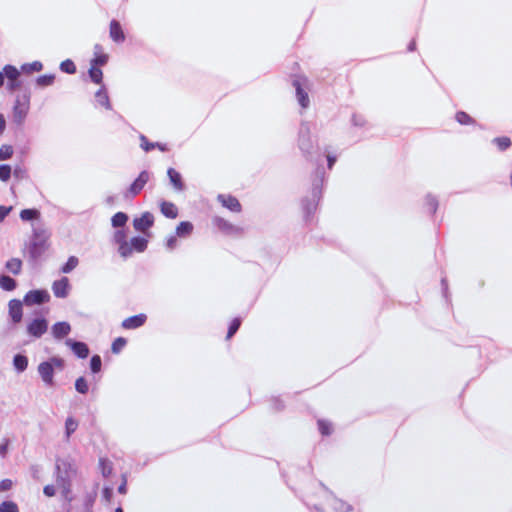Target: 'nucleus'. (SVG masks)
Returning <instances> with one entry per match:
<instances>
[{
    "mask_svg": "<svg viewBox=\"0 0 512 512\" xmlns=\"http://www.w3.org/2000/svg\"><path fill=\"white\" fill-rule=\"evenodd\" d=\"M325 172L322 167H317L315 173V179L312 184L311 198H304L302 200V208L304 212V218L306 222L311 220L314 212L317 209L318 202L322 195V185L324 182Z\"/></svg>",
    "mask_w": 512,
    "mask_h": 512,
    "instance_id": "obj_1",
    "label": "nucleus"
},
{
    "mask_svg": "<svg viewBox=\"0 0 512 512\" xmlns=\"http://www.w3.org/2000/svg\"><path fill=\"white\" fill-rule=\"evenodd\" d=\"M313 125L310 122L302 121L298 131L297 145L307 160H312L317 141L312 137Z\"/></svg>",
    "mask_w": 512,
    "mask_h": 512,
    "instance_id": "obj_2",
    "label": "nucleus"
},
{
    "mask_svg": "<svg viewBox=\"0 0 512 512\" xmlns=\"http://www.w3.org/2000/svg\"><path fill=\"white\" fill-rule=\"evenodd\" d=\"M34 259L49 247L50 231L39 221L40 212L34 208Z\"/></svg>",
    "mask_w": 512,
    "mask_h": 512,
    "instance_id": "obj_3",
    "label": "nucleus"
},
{
    "mask_svg": "<svg viewBox=\"0 0 512 512\" xmlns=\"http://www.w3.org/2000/svg\"><path fill=\"white\" fill-rule=\"evenodd\" d=\"M64 367V361L59 357H52L47 361H44L38 366V373L47 386L54 385V372L55 370H62Z\"/></svg>",
    "mask_w": 512,
    "mask_h": 512,
    "instance_id": "obj_4",
    "label": "nucleus"
},
{
    "mask_svg": "<svg viewBox=\"0 0 512 512\" xmlns=\"http://www.w3.org/2000/svg\"><path fill=\"white\" fill-rule=\"evenodd\" d=\"M71 464L66 460L58 459L56 462V484L62 490L65 498L70 493V471Z\"/></svg>",
    "mask_w": 512,
    "mask_h": 512,
    "instance_id": "obj_5",
    "label": "nucleus"
},
{
    "mask_svg": "<svg viewBox=\"0 0 512 512\" xmlns=\"http://www.w3.org/2000/svg\"><path fill=\"white\" fill-rule=\"evenodd\" d=\"M30 108V97L27 94H23L22 96H17L15 101V105L13 108V118L14 122L17 124H21Z\"/></svg>",
    "mask_w": 512,
    "mask_h": 512,
    "instance_id": "obj_6",
    "label": "nucleus"
},
{
    "mask_svg": "<svg viewBox=\"0 0 512 512\" xmlns=\"http://www.w3.org/2000/svg\"><path fill=\"white\" fill-rule=\"evenodd\" d=\"M113 241L118 245V252L122 258L127 259L131 256V249L127 240V232L125 228H120L114 232Z\"/></svg>",
    "mask_w": 512,
    "mask_h": 512,
    "instance_id": "obj_7",
    "label": "nucleus"
},
{
    "mask_svg": "<svg viewBox=\"0 0 512 512\" xmlns=\"http://www.w3.org/2000/svg\"><path fill=\"white\" fill-rule=\"evenodd\" d=\"M154 224V216L150 212H144L140 217L133 220L136 231L145 233Z\"/></svg>",
    "mask_w": 512,
    "mask_h": 512,
    "instance_id": "obj_8",
    "label": "nucleus"
},
{
    "mask_svg": "<svg viewBox=\"0 0 512 512\" xmlns=\"http://www.w3.org/2000/svg\"><path fill=\"white\" fill-rule=\"evenodd\" d=\"M149 179L150 173L146 170L142 171L128 188V194H130L132 197L139 194L141 190L144 188V186L147 184Z\"/></svg>",
    "mask_w": 512,
    "mask_h": 512,
    "instance_id": "obj_9",
    "label": "nucleus"
},
{
    "mask_svg": "<svg viewBox=\"0 0 512 512\" xmlns=\"http://www.w3.org/2000/svg\"><path fill=\"white\" fill-rule=\"evenodd\" d=\"M217 200L228 210L235 213L241 212L242 206L236 197L232 195L219 194L217 196Z\"/></svg>",
    "mask_w": 512,
    "mask_h": 512,
    "instance_id": "obj_10",
    "label": "nucleus"
},
{
    "mask_svg": "<svg viewBox=\"0 0 512 512\" xmlns=\"http://www.w3.org/2000/svg\"><path fill=\"white\" fill-rule=\"evenodd\" d=\"M65 344L70 347L73 353L79 358H86L89 355V348L86 343L76 341L71 338L67 339Z\"/></svg>",
    "mask_w": 512,
    "mask_h": 512,
    "instance_id": "obj_11",
    "label": "nucleus"
},
{
    "mask_svg": "<svg viewBox=\"0 0 512 512\" xmlns=\"http://www.w3.org/2000/svg\"><path fill=\"white\" fill-rule=\"evenodd\" d=\"M52 290L57 298H66L69 294L70 283L67 277L56 280L52 285Z\"/></svg>",
    "mask_w": 512,
    "mask_h": 512,
    "instance_id": "obj_12",
    "label": "nucleus"
},
{
    "mask_svg": "<svg viewBox=\"0 0 512 512\" xmlns=\"http://www.w3.org/2000/svg\"><path fill=\"white\" fill-rule=\"evenodd\" d=\"M293 86L296 90V98L303 109H307L310 104V99L308 93L303 89L301 81L299 79L293 80Z\"/></svg>",
    "mask_w": 512,
    "mask_h": 512,
    "instance_id": "obj_13",
    "label": "nucleus"
},
{
    "mask_svg": "<svg viewBox=\"0 0 512 512\" xmlns=\"http://www.w3.org/2000/svg\"><path fill=\"white\" fill-rule=\"evenodd\" d=\"M147 316L143 313L128 317L123 320L121 326L124 329L132 330L137 329L145 324Z\"/></svg>",
    "mask_w": 512,
    "mask_h": 512,
    "instance_id": "obj_14",
    "label": "nucleus"
},
{
    "mask_svg": "<svg viewBox=\"0 0 512 512\" xmlns=\"http://www.w3.org/2000/svg\"><path fill=\"white\" fill-rule=\"evenodd\" d=\"M95 107H103L107 110L112 109V105L110 102V98L107 92V89L104 85H102L95 93Z\"/></svg>",
    "mask_w": 512,
    "mask_h": 512,
    "instance_id": "obj_15",
    "label": "nucleus"
},
{
    "mask_svg": "<svg viewBox=\"0 0 512 512\" xmlns=\"http://www.w3.org/2000/svg\"><path fill=\"white\" fill-rule=\"evenodd\" d=\"M109 36L116 43L125 41V34L119 21L113 19L110 22Z\"/></svg>",
    "mask_w": 512,
    "mask_h": 512,
    "instance_id": "obj_16",
    "label": "nucleus"
},
{
    "mask_svg": "<svg viewBox=\"0 0 512 512\" xmlns=\"http://www.w3.org/2000/svg\"><path fill=\"white\" fill-rule=\"evenodd\" d=\"M70 332L71 325L66 321L57 322L51 328V333L57 340L66 337Z\"/></svg>",
    "mask_w": 512,
    "mask_h": 512,
    "instance_id": "obj_17",
    "label": "nucleus"
},
{
    "mask_svg": "<svg viewBox=\"0 0 512 512\" xmlns=\"http://www.w3.org/2000/svg\"><path fill=\"white\" fill-rule=\"evenodd\" d=\"M23 309L22 302L17 299H13L9 302V316L13 323H19L22 320Z\"/></svg>",
    "mask_w": 512,
    "mask_h": 512,
    "instance_id": "obj_18",
    "label": "nucleus"
},
{
    "mask_svg": "<svg viewBox=\"0 0 512 512\" xmlns=\"http://www.w3.org/2000/svg\"><path fill=\"white\" fill-rule=\"evenodd\" d=\"M128 242L131 249V255L133 254V252H144L148 246V240L141 236H135Z\"/></svg>",
    "mask_w": 512,
    "mask_h": 512,
    "instance_id": "obj_19",
    "label": "nucleus"
},
{
    "mask_svg": "<svg viewBox=\"0 0 512 512\" xmlns=\"http://www.w3.org/2000/svg\"><path fill=\"white\" fill-rule=\"evenodd\" d=\"M167 175L169 177L170 183L173 185L176 191H183L185 189L182 176L178 171H176L174 168H169L167 170Z\"/></svg>",
    "mask_w": 512,
    "mask_h": 512,
    "instance_id": "obj_20",
    "label": "nucleus"
},
{
    "mask_svg": "<svg viewBox=\"0 0 512 512\" xmlns=\"http://www.w3.org/2000/svg\"><path fill=\"white\" fill-rule=\"evenodd\" d=\"M161 213L170 219H175L178 216V209L172 202L162 201L160 204Z\"/></svg>",
    "mask_w": 512,
    "mask_h": 512,
    "instance_id": "obj_21",
    "label": "nucleus"
},
{
    "mask_svg": "<svg viewBox=\"0 0 512 512\" xmlns=\"http://www.w3.org/2000/svg\"><path fill=\"white\" fill-rule=\"evenodd\" d=\"M95 50V57L91 60L90 65H94L96 67L104 66L108 62V55L101 53L102 46L99 44H96L94 47Z\"/></svg>",
    "mask_w": 512,
    "mask_h": 512,
    "instance_id": "obj_22",
    "label": "nucleus"
},
{
    "mask_svg": "<svg viewBox=\"0 0 512 512\" xmlns=\"http://www.w3.org/2000/svg\"><path fill=\"white\" fill-rule=\"evenodd\" d=\"M213 223L219 230L225 233H233L234 231L237 230V228L233 224H231L222 217H215L213 219Z\"/></svg>",
    "mask_w": 512,
    "mask_h": 512,
    "instance_id": "obj_23",
    "label": "nucleus"
},
{
    "mask_svg": "<svg viewBox=\"0 0 512 512\" xmlns=\"http://www.w3.org/2000/svg\"><path fill=\"white\" fill-rule=\"evenodd\" d=\"M194 226L189 221H182L176 227V236L180 238L188 237L193 232Z\"/></svg>",
    "mask_w": 512,
    "mask_h": 512,
    "instance_id": "obj_24",
    "label": "nucleus"
},
{
    "mask_svg": "<svg viewBox=\"0 0 512 512\" xmlns=\"http://www.w3.org/2000/svg\"><path fill=\"white\" fill-rule=\"evenodd\" d=\"M48 329V321L44 318L34 317V338L41 337Z\"/></svg>",
    "mask_w": 512,
    "mask_h": 512,
    "instance_id": "obj_25",
    "label": "nucleus"
},
{
    "mask_svg": "<svg viewBox=\"0 0 512 512\" xmlns=\"http://www.w3.org/2000/svg\"><path fill=\"white\" fill-rule=\"evenodd\" d=\"M140 140H141V148L144 151H146V152H149V151H151L152 149H154L156 147L158 149H160L161 151H166L167 150L165 144H162V143H159V142L151 143V142L148 141V139L144 135L140 136Z\"/></svg>",
    "mask_w": 512,
    "mask_h": 512,
    "instance_id": "obj_26",
    "label": "nucleus"
},
{
    "mask_svg": "<svg viewBox=\"0 0 512 512\" xmlns=\"http://www.w3.org/2000/svg\"><path fill=\"white\" fill-rule=\"evenodd\" d=\"M128 221V215L124 212H117L111 218V224L114 228H124Z\"/></svg>",
    "mask_w": 512,
    "mask_h": 512,
    "instance_id": "obj_27",
    "label": "nucleus"
},
{
    "mask_svg": "<svg viewBox=\"0 0 512 512\" xmlns=\"http://www.w3.org/2000/svg\"><path fill=\"white\" fill-rule=\"evenodd\" d=\"M13 366L17 372H23L28 366V358L22 354H16L13 358Z\"/></svg>",
    "mask_w": 512,
    "mask_h": 512,
    "instance_id": "obj_28",
    "label": "nucleus"
},
{
    "mask_svg": "<svg viewBox=\"0 0 512 512\" xmlns=\"http://www.w3.org/2000/svg\"><path fill=\"white\" fill-rule=\"evenodd\" d=\"M88 75L93 83L103 85V72L99 67L91 65L88 70Z\"/></svg>",
    "mask_w": 512,
    "mask_h": 512,
    "instance_id": "obj_29",
    "label": "nucleus"
},
{
    "mask_svg": "<svg viewBox=\"0 0 512 512\" xmlns=\"http://www.w3.org/2000/svg\"><path fill=\"white\" fill-rule=\"evenodd\" d=\"M4 74L8 81H14L21 77V71L15 66L9 64L4 66Z\"/></svg>",
    "mask_w": 512,
    "mask_h": 512,
    "instance_id": "obj_30",
    "label": "nucleus"
},
{
    "mask_svg": "<svg viewBox=\"0 0 512 512\" xmlns=\"http://www.w3.org/2000/svg\"><path fill=\"white\" fill-rule=\"evenodd\" d=\"M0 287L5 291H12L16 288V281L10 276L1 275Z\"/></svg>",
    "mask_w": 512,
    "mask_h": 512,
    "instance_id": "obj_31",
    "label": "nucleus"
},
{
    "mask_svg": "<svg viewBox=\"0 0 512 512\" xmlns=\"http://www.w3.org/2000/svg\"><path fill=\"white\" fill-rule=\"evenodd\" d=\"M438 208V200L435 196L427 194L425 197V209L430 213L434 214Z\"/></svg>",
    "mask_w": 512,
    "mask_h": 512,
    "instance_id": "obj_32",
    "label": "nucleus"
},
{
    "mask_svg": "<svg viewBox=\"0 0 512 512\" xmlns=\"http://www.w3.org/2000/svg\"><path fill=\"white\" fill-rule=\"evenodd\" d=\"M78 428V421L73 417H68L65 421V436L66 439H69L70 436L76 431Z\"/></svg>",
    "mask_w": 512,
    "mask_h": 512,
    "instance_id": "obj_33",
    "label": "nucleus"
},
{
    "mask_svg": "<svg viewBox=\"0 0 512 512\" xmlns=\"http://www.w3.org/2000/svg\"><path fill=\"white\" fill-rule=\"evenodd\" d=\"M332 508L335 512H349L352 510L351 505L347 504L346 502L333 498L332 499Z\"/></svg>",
    "mask_w": 512,
    "mask_h": 512,
    "instance_id": "obj_34",
    "label": "nucleus"
},
{
    "mask_svg": "<svg viewBox=\"0 0 512 512\" xmlns=\"http://www.w3.org/2000/svg\"><path fill=\"white\" fill-rule=\"evenodd\" d=\"M79 264V260L76 256H70L66 263L61 267V272L68 274L72 272Z\"/></svg>",
    "mask_w": 512,
    "mask_h": 512,
    "instance_id": "obj_35",
    "label": "nucleus"
},
{
    "mask_svg": "<svg viewBox=\"0 0 512 512\" xmlns=\"http://www.w3.org/2000/svg\"><path fill=\"white\" fill-rule=\"evenodd\" d=\"M54 80H55L54 74H46V75L39 76L35 80V83L38 87L44 88L47 86H51L54 83Z\"/></svg>",
    "mask_w": 512,
    "mask_h": 512,
    "instance_id": "obj_36",
    "label": "nucleus"
},
{
    "mask_svg": "<svg viewBox=\"0 0 512 512\" xmlns=\"http://www.w3.org/2000/svg\"><path fill=\"white\" fill-rule=\"evenodd\" d=\"M500 151H505L510 148L512 142L509 137H496L492 140Z\"/></svg>",
    "mask_w": 512,
    "mask_h": 512,
    "instance_id": "obj_37",
    "label": "nucleus"
},
{
    "mask_svg": "<svg viewBox=\"0 0 512 512\" xmlns=\"http://www.w3.org/2000/svg\"><path fill=\"white\" fill-rule=\"evenodd\" d=\"M50 295L46 290H34V305H41L48 302Z\"/></svg>",
    "mask_w": 512,
    "mask_h": 512,
    "instance_id": "obj_38",
    "label": "nucleus"
},
{
    "mask_svg": "<svg viewBox=\"0 0 512 512\" xmlns=\"http://www.w3.org/2000/svg\"><path fill=\"white\" fill-rule=\"evenodd\" d=\"M60 70L67 74H75L76 73V65L70 59H66L60 63Z\"/></svg>",
    "mask_w": 512,
    "mask_h": 512,
    "instance_id": "obj_39",
    "label": "nucleus"
},
{
    "mask_svg": "<svg viewBox=\"0 0 512 512\" xmlns=\"http://www.w3.org/2000/svg\"><path fill=\"white\" fill-rule=\"evenodd\" d=\"M21 261L19 259L13 258L7 261L6 268L13 274H18L21 270Z\"/></svg>",
    "mask_w": 512,
    "mask_h": 512,
    "instance_id": "obj_40",
    "label": "nucleus"
},
{
    "mask_svg": "<svg viewBox=\"0 0 512 512\" xmlns=\"http://www.w3.org/2000/svg\"><path fill=\"white\" fill-rule=\"evenodd\" d=\"M456 120L461 125H469L474 123L473 118L463 111H459L456 113Z\"/></svg>",
    "mask_w": 512,
    "mask_h": 512,
    "instance_id": "obj_41",
    "label": "nucleus"
},
{
    "mask_svg": "<svg viewBox=\"0 0 512 512\" xmlns=\"http://www.w3.org/2000/svg\"><path fill=\"white\" fill-rule=\"evenodd\" d=\"M75 389L80 394H86L88 392V383L84 377H79L75 381Z\"/></svg>",
    "mask_w": 512,
    "mask_h": 512,
    "instance_id": "obj_42",
    "label": "nucleus"
},
{
    "mask_svg": "<svg viewBox=\"0 0 512 512\" xmlns=\"http://www.w3.org/2000/svg\"><path fill=\"white\" fill-rule=\"evenodd\" d=\"M127 341L123 337L116 338L111 346V350L113 353L117 354L119 353L126 345Z\"/></svg>",
    "mask_w": 512,
    "mask_h": 512,
    "instance_id": "obj_43",
    "label": "nucleus"
},
{
    "mask_svg": "<svg viewBox=\"0 0 512 512\" xmlns=\"http://www.w3.org/2000/svg\"><path fill=\"white\" fill-rule=\"evenodd\" d=\"M102 361L99 355H94L90 359V369L93 373H98L101 370Z\"/></svg>",
    "mask_w": 512,
    "mask_h": 512,
    "instance_id": "obj_44",
    "label": "nucleus"
},
{
    "mask_svg": "<svg viewBox=\"0 0 512 512\" xmlns=\"http://www.w3.org/2000/svg\"><path fill=\"white\" fill-rule=\"evenodd\" d=\"M318 428L322 435L328 436L332 432L331 423L325 420H318Z\"/></svg>",
    "mask_w": 512,
    "mask_h": 512,
    "instance_id": "obj_45",
    "label": "nucleus"
},
{
    "mask_svg": "<svg viewBox=\"0 0 512 512\" xmlns=\"http://www.w3.org/2000/svg\"><path fill=\"white\" fill-rule=\"evenodd\" d=\"M241 325V319L240 318H234L232 322L229 325L228 332H227V339H230L239 329Z\"/></svg>",
    "mask_w": 512,
    "mask_h": 512,
    "instance_id": "obj_46",
    "label": "nucleus"
},
{
    "mask_svg": "<svg viewBox=\"0 0 512 512\" xmlns=\"http://www.w3.org/2000/svg\"><path fill=\"white\" fill-rule=\"evenodd\" d=\"M0 512H18V506L12 501H4L0 504Z\"/></svg>",
    "mask_w": 512,
    "mask_h": 512,
    "instance_id": "obj_47",
    "label": "nucleus"
},
{
    "mask_svg": "<svg viewBox=\"0 0 512 512\" xmlns=\"http://www.w3.org/2000/svg\"><path fill=\"white\" fill-rule=\"evenodd\" d=\"M11 176V167L6 164L0 165V180L7 181Z\"/></svg>",
    "mask_w": 512,
    "mask_h": 512,
    "instance_id": "obj_48",
    "label": "nucleus"
},
{
    "mask_svg": "<svg viewBox=\"0 0 512 512\" xmlns=\"http://www.w3.org/2000/svg\"><path fill=\"white\" fill-rule=\"evenodd\" d=\"M23 86V80L21 77H19V79L17 80H14V81H8L7 82V89L10 91V92H15L17 91L18 89H20L21 87Z\"/></svg>",
    "mask_w": 512,
    "mask_h": 512,
    "instance_id": "obj_49",
    "label": "nucleus"
},
{
    "mask_svg": "<svg viewBox=\"0 0 512 512\" xmlns=\"http://www.w3.org/2000/svg\"><path fill=\"white\" fill-rule=\"evenodd\" d=\"M13 154V150L11 146L3 145L0 148V160H7L9 159Z\"/></svg>",
    "mask_w": 512,
    "mask_h": 512,
    "instance_id": "obj_50",
    "label": "nucleus"
},
{
    "mask_svg": "<svg viewBox=\"0 0 512 512\" xmlns=\"http://www.w3.org/2000/svg\"><path fill=\"white\" fill-rule=\"evenodd\" d=\"M365 119L363 116L358 114H353L352 123L354 126L363 127L365 125Z\"/></svg>",
    "mask_w": 512,
    "mask_h": 512,
    "instance_id": "obj_51",
    "label": "nucleus"
},
{
    "mask_svg": "<svg viewBox=\"0 0 512 512\" xmlns=\"http://www.w3.org/2000/svg\"><path fill=\"white\" fill-rule=\"evenodd\" d=\"M12 481L10 479H3L0 481V492L9 491L12 488Z\"/></svg>",
    "mask_w": 512,
    "mask_h": 512,
    "instance_id": "obj_52",
    "label": "nucleus"
},
{
    "mask_svg": "<svg viewBox=\"0 0 512 512\" xmlns=\"http://www.w3.org/2000/svg\"><path fill=\"white\" fill-rule=\"evenodd\" d=\"M177 237L176 235H171L167 238L166 246L168 249L173 250L177 246Z\"/></svg>",
    "mask_w": 512,
    "mask_h": 512,
    "instance_id": "obj_53",
    "label": "nucleus"
},
{
    "mask_svg": "<svg viewBox=\"0 0 512 512\" xmlns=\"http://www.w3.org/2000/svg\"><path fill=\"white\" fill-rule=\"evenodd\" d=\"M20 217L24 221H32V208L22 210Z\"/></svg>",
    "mask_w": 512,
    "mask_h": 512,
    "instance_id": "obj_54",
    "label": "nucleus"
},
{
    "mask_svg": "<svg viewBox=\"0 0 512 512\" xmlns=\"http://www.w3.org/2000/svg\"><path fill=\"white\" fill-rule=\"evenodd\" d=\"M43 492L47 497H52L56 493V488L54 485H46L43 489Z\"/></svg>",
    "mask_w": 512,
    "mask_h": 512,
    "instance_id": "obj_55",
    "label": "nucleus"
},
{
    "mask_svg": "<svg viewBox=\"0 0 512 512\" xmlns=\"http://www.w3.org/2000/svg\"><path fill=\"white\" fill-rule=\"evenodd\" d=\"M11 209V207L0 206V222H2L5 219V217L9 214Z\"/></svg>",
    "mask_w": 512,
    "mask_h": 512,
    "instance_id": "obj_56",
    "label": "nucleus"
},
{
    "mask_svg": "<svg viewBox=\"0 0 512 512\" xmlns=\"http://www.w3.org/2000/svg\"><path fill=\"white\" fill-rule=\"evenodd\" d=\"M24 303L27 306H32V290H29L24 297Z\"/></svg>",
    "mask_w": 512,
    "mask_h": 512,
    "instance_id": "obj_57",
    "label": "nucleus"
},
{
    "mask_svg": "<svg viewBox=\"0 0 512 512\" xmlns=\"http://www.w3.org/2000/svg\"><path fill=\"white\" fill-rule=\"evenodd\" d=\"M335 162H336V156L328 154L327 155V165H328L329 169L333 168Z\"/></svg>",
    "mask_w": 512,
    "mask_h": 512,
    "instance_id": "obj_58",
    "label": "nucleus"
},
{
    "mask_svg": "<svg viewBox=\"0 0 512 512\" xmlns=\"http://www.w3.org/2000/svg\"><path fill=\"white\" fill-rule=\"evenodd\" d=\"M21 72L30 73L32 72V63H25L21 66Z\"/></svg>",
    "mask_w": 512,
    "mask_h": 512,
    "instance_id": "obj_59",
    "label": "nucleus"
},
{
    "mask_svg": "<svg viewBox=\"0 0 512 512\" xmlns=\"http://www.w3.org/2000/svg\"><path fill=\"white\" fill-rule=\"evenodd\" d=\"M6 128V120L3 114H0V136L3 134Z\"/></svg>",
    "mask_w": 512,
    "mask_h": 512,
    "instance_id": "obj_60",
    "label": "nucleus"
},
{
    "mask_svg": "<svg viewBox=\"0 0 512 512\" xmlns=\"http://www.w3.org/2000/svg\"><path fill=\"white\" fill-rule=\"evenodd\" d=\"M8 444L4 443L0 445V456L4 457L7 453Z\"/></svg>",
    "mask_w": 512,
    "mask_h": 512,
    "instance_id": "obj_61",
    "label": "nucleus"
},
{
    "mask_svg": "<svg viewBox=\"0 0 512 512\" xmlns=\"http://www.w3.org/2000/svg\"><path fill=\"white\" fill-rule=\"evenodd\" d=\"M26 253L32 258V240L26 243Z\"/></svg>",
    "mask_w": 512,
    "mask_h": 512,
    "instance_id": "obj_62",
    "label": "nucleus"
},
{
    "mask_svg": "<svg viewBox=\"0 0 512 512\" xmlns=\"http://www.w3.org/2000/svg\"><path fill=\"white\" fill-rule=\"evenodd\" d=\"M43 69V65L40 61H34V72H39Z\"/></svg>",
    "mask_w": 512,
    "mask_h": 512,
    "instance_id": "obj_63",
    "label": "nucleus"
},
{
    "mask_svg": "<svg viewBox=\"0 0 512 512\" xmlns=\"http://www.w3.org/2000/svg\"><path fill=\"white\" fill-rule=\"evenodd\" d=\"M126 491H127L126 482H123L121 485H119L118 492L120 494H125Z\"/></svg>",
    "mask_w": 512,
    "mask_h": 512,
    "instance_id": "obj_64",
    "label": "nucleus"
}]
</instances>
